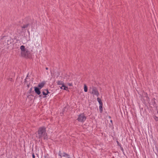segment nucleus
<instances>
[{"label":"nucleus","mask_w":158,"mask_h":158,"mask_svg":"<svg viewBox=\"0 0 158 158\" xmlns=\"http://www.w3.org/2000/svg\"><path fill=\"white\" fill-rule=\"evenodd\" d=\"M20 49L21 50V52L22 51H23L24 50H25L26 49L25 48V46L23 45H22L20 46Z\"/></svg>","instance_id":"12"},{"label":"nucleus","mask_w":158,"mask_h":158,"mask_svg":"<svg viewBox=\"0 0 158 158\" xmlns=\"http://www.w3.org/2000/svg\"><path fill=\"white\" fill-rule=\"evenodd\" d=\"M86 119V117L84 113H82L78 115L77 120L80 122H84Z\"/></svg>","instance_id":"3"},{"label":"nucleus","mask_w":158,"mask_h":158,"mask_svg":"<svg viewBox=\"0 0 158 158\" xmlns=\"http://www.w3.org/2000/svg\"><path fill=\"white\" fill-rule=\"evenodd\" d=\"M117 143H118V144H119V142L118 141H117Z\"/></svg>","instance_id":"19"},{"label":"nucleus","mask_w":158,"mask_h":158,"mask_svg":"<svg viewBox=\"0 0 158 158\" xmlns=\"http://www.w3.org/2000/svg\"><path fill=\"white\" fill-rule=\"evenodd\" d=\"M42 93L43 95L46 96L48 95V94H49V92L48 89H45L44 90V91L42 92ZM46 97V96H45L44 97V98H45Z\"/></svg>","instance_id":"8"},{"label":"nucleus","mask_w":158,"mask_h":158,"mask_svg":"<svg viewBox=\"0 0 158 158\" xmlns=\"http://www.w3.org/2000/svg\"><path fill=\"white\" fill-rule=\"evenodd\" d=\"M97 100L98 101L100 105H103L102 103L101 99L99 98H97Z\"/></svg>","instance_id":"10"},{"label":"nucleus","mask_w":158,"mask_h":158,"mask_svg":"<svg viewBox=\"0 0 158 158\" xmlns=\"http://www.w3.org/2000/svg\"><path fill=\"white\" fill-rule=\"evenodd\" d=\"M143 95L144 96V97H145V98H146V100L148 102L149 101V98L148 96V95L147 93H145V92H144Z\"/></svg>","instance_id":"9"},{"label":"nucleus","mask_w":158,"mask_h":158,"mask_svg":"<svg viewBox=\"0 0 158 158\" xmlns=\"http://www.w3.org/2000/svg\"><path fill=\"white\" fill-rule=\"evenodd\" d=\"M84 91L85 92H87L88 91L87 87L86 84L84 85Z\"/></svg>","instance_id":"11"},{"label":"nucleus","mask_w":158,"mask_h":158,"mask_svg":"<svg viewBox=\"0 0 158 158\" xmlns=\"http://www.w3.org/2000/svg\"><path fill=\"white\" fill-rule=\"evenodd\" d=\"M46 69H48V68H46Z\"/></svg>","instance_id":"22"},{"label":"nucleus","mask_w":158,"mask_h":158,"mask_svg":"<svg viewBox=\"0 0 158 158\" xmlns=\"http://www.w3.org/2000/svg\"><path fill=\"white\" fill-rule=\"evenodd\" d=\"M111 117L110 116H109V118H110Z\"/></svg>","instance_id":"21"},{"label":"nucleus","mask_w":158,"mask_h":158,"mask_svg":"<svg viewBox=\"0 0 158 158\" xmlns=\"http://www.w3.org/2000/svg\"><path fill=\"white\" fill-rule=\"evenodd\" d=\"M121 149L122 151H123H123H124L122 147H121Z\"/></svg>","instance_id":"17"},{"label":"nucleus","mask_w":158,"mask_h":158,"mask_svg":"<svg viewBox=\"0 0 158 158\" xmlns=\"http://www.w3.org/2000/svg\"><path fill=\"white\" fill-rule=\"evenodd\" d=\"M28 51L27 49H26L24 50L23 51H22L21 52V53L23 56H26L28 53Z\"/></svg>","instance_id":"7"},{"label":"nucleus","mask_w":158,"mask_h":158,"mask_svg":"<svg viewBox=\"0 0 158 158\" xmlns=\"http://www.w3.org/2000/svg\"><path fill=\"white\" fill-rule=\"evenodd\" d=\"M155 98H153L152 100V104L153 106H154L155 104H156V102L155 101Z\"/></svg>","instance_id":"14"},{"label":"nucleus","mask_w":158,"mask_h":158,"mask_svg":"<svg viewBox=\"0 0 158 158\" xmlns=\"http://www.w3.org/2000/svg\"><path fill=\"white\" fill-rule=\"evenodd\" d=\"M34 90L35 91V92L38 95H40V93L41 92L40 91V88H38L37 87H34Z\"/></svg>","instance_id":"6"},{"label":"nucleus","mask_w":158,"mask_h":158,"mask_svg":"<svg viewBox=\"0 0 158 158\" xmlns=\"http://www.w3.org/2000/svg\"><path fill=\"white\" fill-rule=\"evenodd\" d=\"M110 122L111 123H112V120H110Z\"/></svg>","instance_id":"20"},{"label":"nucleus","mask_w":158,"mask_h":158,"mask_svg":"<svg viewBox=\"0 0 158 158\" xmlns=\"http://www.w3.org/2000/svg\"><path fill=\"white\" fill-rule=\"evenodd\" d=\"M57 83L58 85H62L60 87L61 89H63L64 90H66L67 89H68V88L65 87L64 84H63V82L62 81H58L57 82Z\"/></svg>","instance_id":"4"},{"label":"nucleus","mask_w":158,"mask_h":158,"mask_svg":"<svg viewBox=\"0 0 158 158\" xmlns=\"http://www.w3.org/2000/svg\"><path fill=\"white\" fill-rule=\"evenodd\" d=\"M45 84V82L44 81L42 82L39 83L38 85V88L41 89L44 87Z\"/></svg>","instance_id":"5"},{"label":"nucleus","mask_w":158,"mask_h":158,"mask_svg":"<svg viewBox=\"0 0 158 158\" xmlns=\"http://www.w3.org/2000/svg\"><path fill=\"white\" fill-rule=\"evenodd\" d=\"M37 136L39 138H43L44 139L47 138V134L45 131V128L44 127L39 128Z\"/></svg>","instance_id":"1"},{"label":"nucleus","mask_w":158,"mask_h":158,"mask_svg":"<svg viewBox=\"0 0 158 158\" xmlns=\"http://www.w3.org/2000/svg\"><path fill=\"white\" fill-rule=\"evenodd\" d=\"M154 119L156 121H158V118L157 117H156Z\"/></svg>","instance_id":"15"},{"label":"nucleus","mask_w":158,"mask_h":158,"mask_svg":"<svg viewBox=\"0 0 158 158\" xmlns=\"http://www.w3.org/2000/svg\"><path fill=\"white\" fill-rule=\"evenodd\" d=\"M32 157H33V158H35V156L34 154H33V155H32Z\"/></svg>","instance_id":"16"},{"label":"nucleus","mask_w":158,"mask_h":158,"mask_svg":"<svg viewBox=\"0 0 158 158\" xmlns=\"http://www.w3.org/2000/svg\"><path fill=\"white\" fill-rule=\"evenodd\" d=\"M102 106L103 105H100L99 106L100 112L101 113H102Z\"/></svg>","instance_id":"13"},{"label":"nucleus","mask_w":158,"mask_h":158,"mask_svg":"<svg viewBox=\"0 0 158 158\" xmlns=\"http://www.w3.org/2000/svg\"><path fill=\"white\" fill-rule=\"evenodd\" d=\"M89 92L93 96L95 95L98 97L99 96V94L97 87L95 86H90L89 88Z\"/></svg>","instance_id":"2"},{"label":"nucleus","mask_w":158,"mask_h":158,"mask_svg":"<svg viewBox=\"0 0 158 158\" xmlns=\"http://www.w3.org/2000/svg\"><path fill=\"white\" fill-rule=\"evenodd\" d=\"M72 85V83H70V86Z\"/></svg>","instance_id":"18"}]
</instances>
